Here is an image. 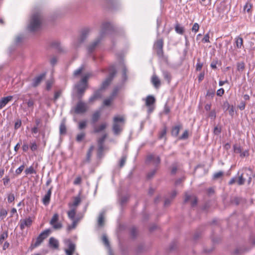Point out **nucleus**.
<instances>
[{
	"mask_svg": "<svg viewBox=\"0 0 255 255\" xmlns=\"http://www.w3.org/2000/svg\"><path fill=\"white\" fill-rule=\"evenodd\" d=\"M113 26L109 22L103 23L99 36L92 42L89 44L87 47L89 53H92L99 45L103 38L108 33L113 30Z\"/></svg>",
	"mask_w": 255,
	"mask_h": 255,
	"instance_id": "1",
	"label": "nucleus"
},
{
	"mask_svg": "<svg viewBox=\"0 0 255 255\" xmlns=\"http://www.w3.org/2000/svg\"><path fill=\"white\" fill-rule=\"evenodd\" d=\"M43 16L41 11H34L31 15L27 26L28 31L33 32L39 30L41 26Z\"/></svg>",
	"mask_w": 255,
	"mask_h": 255,
	"instance_id": "2",
	"label": "nucleus"
},
{
	"mask_svg": "<svg viewBox=\"0 0 255 255\" xmlns=\"http://www.w3.org/2000/svg\"><path fill=\"white\" fill-rule=\"evenodd\" d=\"M91 76V73L85 74L81 80L75 85L78 100L82 99L86 89L88 88V80Z\"/></svg>",
	"mask_w": 255,
	"mask_h": 255,
	"instance_id": "3",
	"label": "nucleus"
},
{
	"mask_svg": "<svg viewBox=\"0 0 255 255\" xmlns=\"http://www.w3.org/2000/svg\"><path fill=\"white\" fill-rule=\"evenodd\" d=\"M125 120L123 116H116L113 119L112 129L115 135H119L123 130Z\"/></svg>",
	"mask_w": 255,
	"mask_h": 255,
	"instance_id": "4",
	"label": "nucleus"
},
{
	"mask_svg": "<svg viewBox=\"0 0 255 255\" xmlns=\"http://www.w3.org/2000/svg\"><path fill=\"white\" fill-rule=\"evenodd\" d=\"M109 74L108 77L102 83L100 88L99 89L101 91L105 90L111 83L114 78L117 74V70L115 66H111L109 68Z\"/></svg>",
	"mask_w": 255,
	"mask_h": 255,
	"instance_id": "5",
	"label": "nucleus"
},
{
	"mask_svg": "<svg viewBox=\"0 0 255 255\" xmlns=\"http://www.w3.org/2000/svg\"><path fill=\"white\" fill-rule=\"evenodd\" d=\"M50 232V230L49 229H47L41 233L40 235L37 237L34 242V240H33L29 249L31 250H32L33 249L40 246L44 240L48 237Z\"/></svg>",
	"mask_w": 255,
	"mask_h": 255,
	"instance_id": "6",
	"label": "nucleus"
},
{
	"mask_svg": "<svg viewBox=\"0 0 255 255\" xmlns=\"http://www.w3.org/2000/svg\"><path fill=\"white\" fill-rule=\"evenodd\" d=\"M90 31L91 29L89 27H85L81 30L79 37L75 43L76 47H79L86 40Z\"/></svg>",
	"mask_w": 255,
	"mask_h": 255,
	"instance_id": "7",
	"label": "nucleus"
},
{
	"mask_svg": "<svg viewBox=\"0 0 255 255\" xmlns=\"http://www.w3.org/2000/svg\"><path fill=\"white\" fill-rule=\"evenodd\" d=\"M88 109L87 104L83 102L81 99L79 100V101L74 108V112L76 114H82L86 113Z\"/></svg>",
	"mask_w": 255,
	"mask_h": 255,
	"instance_id": "8",
	"label": "nucleus"
},
{
	"mask_svg": "<svg viewBox=\"0 0 255 255\" xmlns=\"http://www.w3.org/2000/svg\"><path fill=\"white\" fill-rule=\"evenodd\" d=\"M45 73H42L36 76L32 80V82L30 84V87L36 88L38 86L45 78Z\"/></svg>",
	"mask_w": 255,
	"mask_h": 255,
	"instance_id": "9",
	"label": "nucleus"
},
{
	"mask_svg": "<svg viewBox=\"0 0 255 255\" xmlns=\"http://www.w3.org/2000/svg\"><path fill=\"white\" fill-rule=\"evenodd\" d=\"M155 103V99L152 95H148L145 99V105L148 108V112L151 113L154 110L153 105Z\"/></svg>",
	"mask_w": 255,
	"mask_h": 255,
	"instance_id": "10",
	"label": "nucleus"
},
{
	"mask_svg": "<svg viewBox=\"0 0 255 255\" xmlns=\"http://www.w3.org/2000/svg\"><path fill=\"white\" fill-rule=\"evenodd\" d=\"M146 162H152L155 166H158L160 163V158L159 156H156L153 154H150L147 156Z\"/></svg>",
	"mask_w": 255,
	"mask_h": 255,
	"instance_id": "11",
	"label": "nucleus"
},
{
	"mask_svg": "<svg viewBox=\"0 0 255 255\" xmlns=\"http://www.w3.org/2000/svg\"><path fill=\"white\" fill-rule=\"evenodd\" d=\"M59 216L58 214H55L53 216L50 224L52 225L54 229H60L62 228V225L60 223H57L58 221Z\"/></svg>",
	"mask_w": 255,
	"mask_h": 255,
	"instance_id": "12",
	"label": "nucleus"
},
{
	"mask_svg": "<svg viewBox=\"0 0 255 255\" xmlns=\"http://www.w3.org/2000/svg\"><path fill=\"white\" fill-rule=\"evenodd\" d=\"M102 96V91L100 89H98L94 91L93 94L89 99L88 102L89 104H93L96 100L101 99Z\"/></svg>",
	"mask_w": 255,
	"mask_h": 255,
	"instance_id": "13",
	"label": "nucleus"
},
{
	"mask_svg": "<svg viewBox=\"0 0 255 255\" xmlns=\"http://www.w3.org/2000/svg\"><path fill=\"white\" fill-rule=\"evenodd\" d=\"M19 226L21 230H23L25 227H29L32 223V220L30 217L28 218L20 220L19 222Z\"/></svg>",
	"mask_w": 255,
	"mask_h": 255,
	"instance_id": "14",
	"label": "nucleus"
},
{
	"mask_svg": "<svg viewBox=\"0 0 255 255\" xmlns=\"http://www.w3.org/2000/svg\"><path fill=\"white\" fill-rule=\"evenodd\" d=\"M52 188V186L50 187L42 199V202L46 206L49 204Z\"/></svg>",
	"mask_w": 255,
	"mask_h": 255,
	"instance_id": "15",
	"label": "nucleus"
},
{
	"mask_svg": "<svg viewBox=\"0 0 255 255\" xmlns=\"http://www.w3.org/2000/svg\"><path fill=\"white\" fill-rule=\"evenodd\" d=\"M13 97L11 96L2 98L0 100V110L4 107L9 102L12 100Z\"/></svg>",
	"mask_w": 255,
	"mask_h": 255,
	"instance_id": "16",
	"label": "nucleus"
},
{
	"mask_svg": "<svg viewBox=\"0 0 255 255\" xmlns=\"http://www.w3.org/2000/svg\"><path fill=\"white\" fill-rule=\"evenodd\" d=\"M151 83L156 89L159 88L161 85V82L156 75H153L151 77Z\"/></svg>",
	"mask_w": 255,
	"mask_h": 255,
	"instance_id": "17",
	"label": "nucleus"
},
{
	"mask_svg": "<svg viewBox=\"0 0 255 255\" xmlns=\"http://www.w3.org/2000/svg\"><path fill=\"white\" fill-rule=\"evenodd\" d=\"M107 125L106 123H103L99 126H94V130L93 132L95 133H99L104 130L107 128Z\"/></svg>",
	"mask_w": 255,
	"mask_h": 255,
	"instance_id": "18",
	"label": "nucleus"
},
{
	"mask_svg": "<svg viewBox=\"0 0 255 255\" xmlns=\"http://www.w3.org/2000/svg\"><path fill=\"white\" fill-rule=\"evenodd\" d=\"M49 246L53 249H57L59 247V242L53 237H51L49 240Z\"/></svg>",
	"mask_w": 255,
	"mask_h": 255,
	"instance_id": "19",
	"label": "nucleus"
},
{
	"mask_svg": "<svg viewBox=\"0 0 255 255\" xmlns=\"http://www.w3.org/2000/svg\"><path fill=\"white\" fill-rule=\"evenodd\" d=\"M105 212H101L99 214L98 219V225L99 227H102L105 224Z\"/></svg>",
	"mask_w": 255,
	"mask_h": 255,
	"instance_id": "20",
	"label": "nucleus"
},
{
	"mask_svg": "<svg viewBox=\"0 0 255 255\" xmlns=\"http://www.w3.org/2000/svg\"><path fill=\"white\" fill-rule=\"evenodd\" d=\"M190 199H192L191 203V206L192 207H194L195 205H196L197 203V198L195 197H192L191 196L188 195L187 194L185 195V197L184 202V203H186L188 201H189Z\"/></svg>",
	"mask_w": 255,
	"mask_h": 255,
	"instance_id": "21",
	"label": "nucleus"
},
{
	"mask_svg": "<svg viewBox=\"0 0 255 255\" xmlns=\"http://www.w3.org/2000/svg\"><path fill=\"white\" fill-rule=\"evenodd\" d=\"M181 128V125H179L173 127L171 129V135L174 136H177Z\"/></svg>",
	"mask_w": 255,
	"mask_h": 255,
	"instance_id": "22",
	"label": "nucleus"
},
{
	"mask_svg": "<svg viewBox=\"0 0 255 255\" xmlns=\"http://www.w3.org/2000/svg\"><path fill=\"white\" fill-rule=\"evenodd\" d=\"M68 249L66 250L67 255H73L75 250V245L70 242L68 245Z\"/></svg>",
	"mask_w": 255,
	"mask_h": 255,
	"instance_id": "23",
	"label": "nucleus"
},
{
	"mask_svg": "<svg viewBox=\"0 0 255 255\" xmlns=\"http://www.w3.org/2000/svg\"><path fill=\"white\" fill-rule=\"evenodd\" d=\"M236 46L238 48H241L243 46V39L241 37L238 36L235 38Z\"/></svg>",
	"mask_w": 255,
	"mask_h": 255,
	"instance_id": "24",
	"label": "nucleus"
},
{
	"mask_svg": "<svg viewBox=\"0 0 255 255\" xmlns=\"http://www.w3.org/2000/svg\"><path fill=\"white\" fill-rule=\"evenodd\" d=\"M155 49L163 48V40L162 39H158L154 44Z\"/></svg>",
	"mask_w": 255,
	"mask_h": 255,
	"instance_id": "25",
	"label": "nucleus"
},
{
	"mask_svg": "<svg viewBox=\"0 0 255 255\" xmlns=\"http://www.w3.org/2000/svg\"><path fill=\"white\" fill-rule=\"evenodd\" d=\"M100 117V114L99 112H95L92 117V122L93 124L96 123L99 119Z\"/></svg>",
	"mask_w": 255,
	"mask_h": 255,
	"instance_id": "26",
	"label": "nucleus"
},
{
	"mask_svg": "<svg viewBox=\"0 0 255 255\" xmlns=\"http://www.w3.org/2000/svg\"><path fill=\"white\" fill-rule=\"evenodd\" d=\"M59 131L61 135L64 134L66 132V127L64 122H62L59 127Z\"/></svg>",
	"mask_w": 255,
	"mask_h": 255,
	"instance_id": "27",
	"label": "nucleus"
},
{
	"mask_svg": "<svg viewBox=\"0 0 255 255\" xmlns=\"http://www.w3.org/2000/svg\"><path fill=\"white\" fill-rule=\"evenodd\" d=\"M175 30L176 32L180 34H183L184 32V28L183 27L181 26L178 23H177L175 26Z\"/></svg>",
	"mask_w": 255,
	"mask_h": 255,
	"instance_id": "28",
	"label": "nucleus"
},
{
	"mask_svg": "<svg viewBox=\"0 0 255 255\" xmlns=\"http://www.w3.org/2000/svg\"><path fill=\"white\" fill-rule=\"evenodd\" d=\"M81 202V198L79 196L75 197L74 198V201L71 206L74 207H77L78 206Z\"/></svg>",
	"mask_w": 255,
	"mask_h": 255,
	"instance_id": "29",
	"label": "nucleus"
},
{
	"mask_svg": "<svg viewBox=\"0 0 255 255\" xmlns=\"http://www.w3.org/2000/svg\"><path fill=\"white\" fill-rule=\"evenodd\" d=\"M128 70L125 65L123 66V82H126L128 79L127 75Z\"/></svg>",
	"mask_w": 255,
	"mask_h": 255,
	"instance_id": "30",
	"label": "nucleus"
},
{
	"mask_svg": "<svg viewBox=\"0 0 255 255\" xmlns=\"http://www.w3.org/2000/svg\"><path fill=\"white\" fill-rule=\"evenodd\" d=\"M163 76L165 80H166L168 83H170L171 79V76L170 74L166 71H164L163 72Z\"/></svg>",
	"mask_w": 255,
	"mask_h": 255,
	"instance_id": "31",
	"label": "nucleus"
},
{
	"mask_svg": "<svg viewBox=\"0 0 255 255\" xmlns=\"http://www.w3.org/2000/svg\"><path fill=\"white\" fill-rule=\"evenodd\" d=\"M246 181V177L244 176V173H242L241 175L239 176V179L238 180V184L239 185L244 184Z\"/></svg>",
	"mask_w": 255,
	"mask_h": 255,
	"instance_id": "32",
	"label": "nucleus"
},
{
	"mask_svg": "<svg viewBox=\"0 0 255 255\" xmlns=\"http://www.w3.org/2000/svg\"><path fill=\"white\" fill-rule=\"evenodd\" d=\"M253 7V5L249 2H247L244 7V10L247 11V12L251 13V9Z\"/></svg>",
	"mask_w": 255,
	"mask_h": 255,
	"instance_id": "33",
	"label": "nucleus"
},
{
	"mask_svg": "<svg viewBox=\"0 0 255 255\" xmlns=\"http://www.w3.org/2000/svg\"><path fill=\"white\" fill-rule=\"evenodd\" d=\"M75 215H76L75 209H72L68 212V217L72 220H75L74 219H75Z\"/></svg>",
	"mask_w": 255,
	"mask_h": 255,
	"instance_id": "34",
	"label": "nucleus"
},
{
	"mask_svg": "<svg viewBox=\"0 0 255 255\" xmlns=\"http://www.w3.org/2000/svg\"><path fill=\"white\" fill-rule=\"evenodd\" d=\"M244 170H245V173H244V174H245L246 176H245V177L246 178V177H248V184H250L251 182V181H252V177L251 176V174H249L247 172V170H248L249 171H250L251 173H252V170L251 169V168H245L244 169Z\"/></svg>",
	"mask_w": 255,
	"mask_h": 255,
	"instance_id": "35",
	"label": "nucleus"
},
{
	"mask_svg": "<svg viewBox=\"0 0 255 255\" xmlns=\"http://www.w3.org/2000/svg\"><path fill=\"white\" fill-rule=\"evenodd\" d=\"M84 70V67L83 66H81L79 68L74 71L73 75L75 77L79 76Z\"/></svg>",
	"mask_w": 255,
	"mask_h": 255,
	"instance_id": "36",
	"label": "nucleus"
},
{
	"mask_svg": "<svg viewBox=\"0 0 255 255\" xmlns=\"http://www.w3.org/2000/svg\"><path fill=\"white\" fill-rule=\"evenodd\" d=\"M8 237L7 231L2 232L0 236V244H2L3 241Z\"/></svg>",
	"mask_w": 255,
	"mask_h": 255,
	"instance_id": "37",
	"label": "nucleus"
},
{
	"mask_svg": "<svg viewBox=\"0 0 255 255\" xmlns=\"http://www.w3.org/2000/svg\"><path fill=\"white\" fill-rule=\"evenodd\" d=\"M52 47L55 48L57 49L59 51L62 52L63 49L62 48L60 45V44L57 42H53L51 44Z\"/></svg>",
	"mask_w": 255,
	"mask_h": 255,
	"instance_id": "38",
	"label": "nucleus"
},
{
	"mask_svg": "<svg viewBox=\"0 0 255 255\" xmlns=\"http://www.w3.org/2000/svg\"><path fill=\"white\" fill-rule=\"evenodd\" d=\"M7 214V211L3 209V208H1L0 210V218L1 219V220H3L4 218H5V217L6 216Z\"/></svg>",
	"mask_w": 255,
	"mask_h": 255,
	"instance_id": "39",
	"label": "nucleus"
},
{
	"mask_svg": "<svg viewBox=\"0 0 255 255\" xmlns=\"http://www.w3.org/2000/svg\"><path fill=\"white\" fill-rule=\"evenodd\" d=\"M107 134L105 133V134H103L102 137H101L100 138H99L98 139V145H100V144L104 145V143L105 140L106 138H107Z\"/></svg>",
	"mask_w": 255,
	"mask_h": 255,
	"instance_id": "40",
	"label": "nucleus"
},
{
	"mask_svg": "<svg viewBox=\"0 0 255 255\" xmlns=\"http://www.w3.org/2000/svg\"><path fill=\"white\" fill-rule=\"evenodd\" d=\"M224 106L225 107H227V109L229 110V114L232 116L234 114L233 107H230L229 104L227 102L224 103Z\"/></svg>",
	"mask_w": 255,
	"mask_h": 255,
	"instance_id": "41",
	"label": "nucleus"
},
{
	"mask_svg": "<svg viewBox=\"0 0 255 255\" xmlns=\"http://www.w3.org/2000/svg\"><path fill=\"white\" fill-rule=\"evenodd\" d=\"M156 169H154L150 171V172H149L147 174V178L148 179H150L152 178H153V177L154 176L156 172Z\"/></svg>",
	"mask_w": 255,
	"mask_h": 255,
	"instance_id": "42",
	"label": "nucleus"
},
{
	"mask_svg": "<svg viewBox=\"0 0 255 255\" xmlns=\"http://www.w3.org/2000/svg\"><path fill=\"white\" fill-rule=\"evenodd\" d=\"M85 136V133L84 132H81L77 134L76 137V140L78 142L81 141Z\"/></svg>",
	"mask_w": 255,
	"mask_h": 255,
	"instance_id": "43",
	"label": "nucleus"
},
{
	"mask_svg": "<svg viewBox=\"0 0 255 255\" xmlns=\"http://www.w3.org/2000/svg\"><path fill=\"white\" fill-rule=\"evenodd\" d=\"M25 173L26 174H35V173H36V171L33 169L32 166H30L29 168H27L25 169Z\"/></svg>",
	"mask_w": 255,
	"mask_h": 255,
	"instance_id": "44",
	"label": "nucleus"
},
{
	"mask_svg": "<svg viewBox=\"0 0 255 255\" xmlns=\"http://www.w3.org/2000/svg\"><path fill=\"white\" fill-rule=\"evenodd\" d=\"M87 126V121H83L80 122L79 123L78 128L79 129L82 130L83 129H84Z\"/></svg>",
	"mask_w": 255,
	"mask_h": 255,
	"instance_id": "45",
	"label": "nucleus"
},
{
	"mask_svg": "<svg viewBox=\"0 0 255 255\" xmlns=\"http://www.w3.org/2000/svg\"><path fill=\"white\" fill-rule=\"evenodd\" d=\"M62 94V91L61 90H58L55 92L53 101L54 102H55L61 96Z\"/></svg>",
	"mask_w": 255,
	"mask_h": 255,
	"instance_id": "46",
	"label": "nucleus"
},
{
	"mask_svg": "<svg viewBox=\"0 0 255 255\" xmlns=\"http://www.w3.org/2000/svg\"><path fill=\"white\" fill-rule=\"evenodd\" d=\"M15 199L14 195L13 193H9L7 195V201L8 203H10L14 201Z\"/></svg>",
	"mask_w": 255,
	"mask_h": 255,
	"instance_id": "47",
	"label": "nucleus"
},
{
	"mask_svg": "<svg viewBox=\"0 0 255 255\" xmlns=\"http://www.w3.org/2000/svg\"><path fill=\"white\" fill-rule=\"evenodd\" d=\"M245 69V63L243 62L237 63V70L239 71H242Z\"/></svg>",
	"mask_w": 255,
	"mask_h": 255,
	"instance_id": "48",
	"label": "nucleus"
},
{
	"mask_svg": "<svg viewBox=\"0 0 255 255\" xmlns=\"http://www.w3.org/2000/svg\"><path fill=\"white\" fill-rule=\"evenodd\" d=\"M102 241L105 245L107 247H110V243L108 238L106 235H103L102 237Z\"/></svg>",
	"mask_w": 255,
	"mask_h": 255,
	"instance_id": "49",
	"label": "nucleus"
},
{
	"mask_svg": "<svg viewBox=\"0 0 255 255\" xmlns=\"http://www.w3.org/2000/svg\"><path fill=\"white\" fill-rule=\"evenodd\" d=\"M241 199L238 197H235L233 199H232L231 202L233 204H234L236 205H238L240 204L241 202Z\"/></svg>",
	"mask_w": 255,
	"mask_h": 255,
	"instance_id": "50",
	"label": "nucleus"
},
{
	"mask_svg": "<svg viewBox=\"0 0 255 255\" xmlns=\"http://www.w3.org/2000/svg\"><path fill=\"white\" fill-rule=\"evenodd\" d=\"M234 152L237 153H240L242 152V148L238 144H235L234 145Z\"/></svg>",
	"mask_w": 255,
	"mask_h": 255,
	"instance_id": "51",
	"label": "nucleus"
},
{
	"mask_svg": "<svg viewBox=\"0 0 255 255\" xmlns=\"http://www.w3.org/2000/svg\"><path fill=\"white\" fill-rule=\"evenodd\" d=\"M120 89V88L119 87H115L114 89H113L111 97L113 98V99L114 97H115L117 95Z\"/></svg>",
	"mask_w": 255,
	"mask_h": 255,
	"instance_id": "52",
	"label": "nucleus"
},
{
	"mask_svg": "<svg viewBox=\"0 0 255 255\" xmlns=\"http://www.w3.org/2000/svg\"><path fill=\"white\" fill-rule=\"evenodd\" d=\"M166 134V128L165 127L159 133V138L161 139L165 136Z\"/></svg>",
	"mask_w": 255,
	"mask_h": 255,
	"instance_id": "53",
	"label": "nucleus"
},
{
	"mask_svg": "<svg viewBox=\"0 0 255 255\" xmlns=\"http://www.w3.org/2000/svg\"><path fill=\"white\" fill-rule=\"evenodd\" d=\"M21 126V121L20 119H17L14 124V129H18Z\"/></svg>",
	"mask_w": 255,
	"mask_h": 255,
	"instance_id": "54",
	"label": "nucleus"
},
{
	"mask_svg": "<svg viewBox=\"0 0 255 255\" xmlns=\"http://www.w3.org/2000/svg\"><path fill=\"white\" fill-rule=\"evenodd\" d=\"M77 225V221L76 220H73L72 224L71 225H69L67 227V230L70 231L72 229H74L76 228Z\"/></svg>",
	"mask_w": 255,
	"mask_h": 255,
	"instance_id": "55",
	"label": "nucleus"
},
{
	"mask_svg": "<svg viewBox=\"0 0 255 255\" xmlns=\"http://www.w3.org/2000/svg\"><path fill=\"white\" fill-rule=\"evenodd\" d=\"M156 51L157 55L160 58H162L163 57V48L155 49Z\"/></svg>",
	"mask_w": 255,
	"mask_h": 255,
	"instance_id": "56",
	"label": "nucleus"
},
{
	"mask_svg": "<svg viewBox=\"0 0 255 255\" xmlns=\"http://www.w3.org/2000/svg\"><path fill=\"white\" fill-rule=\"evenodd\" d=\"M188 137V131L187 130H185L181 136L179 137L180 139H187Z\"/></svg>",
	"mask_w": 255,
	"mask_h": 255,
	"instance_id": "57",
	"label": "nucleus"
},
{
	"mask_svg": "<svg viewBox=\"0 0 255 255\" xmlns=\"http://www.w3.org/2000/svg\"><path fill=\"white\" fill-rule=\"evenodd\" d=\"M113 100V98L110 97V98L106 99L104 101V105L106 106H109L111 105L112 101Z\"/></svg>",
	"mask_w": 255,
	"mask_h": 255,
	"instance_id": "58",
	"label": "nucleus"
},
{
	"mask_svg": "<svg viewBox=\"0 0 255 255\" xmlns=\"http://www.w3.org/2000/svg\"><path fill=\"white\" fill-rule=\"evenodd\" d=\"M223 175V172L222 171H219L218 172L215 173L214 174L213 178L214 179H218L222 177Z\"/></svg>",
	"mask_w": 255,
	"mask_h": 255,
	"instance_id": "59",
	"label": "nucleus"
},
{
	"mask_svg": "<svg viewBox=\"0 0 255 255\" xmlns=\"http://www.w3.org/2000/svg\"><path fill=\"white\" fill-rule=\"evenodd\" d=\"M34 103V101L32 99H30L28 100V101H27L26 102L27 107L29 108H32L33 107Z\"/></svg>",
	"mask_w": 255,
	"mask_h": 255,
	"instance_id": "60",
	"label": "nucleus"
},
{
	"mask_svg": "<svg viewBox=\"0 0 255 255\" xmlns=\"http://www.w3.org/2000/svg\"><path fill=\"white\" fill-rule=\"evenodd\" d=\"M213 132L215 135H218L221 132V128L216 126L214 128Z\"/></svg>",
	"mask_w": 255,
	"mask_h": 255,
	"instance_id": "61",
	"label": "nucleus"
},
{
	"mask_svg": "<svg viewBox=\"0 0 255 255\" xmlns=\"http://www.w3.org/2000/svg\"><path fill=\"white\" fill-rule=\"evenodd\" d=\"M203 63H201L200 62L199 59H198V62L196 65V70L197 71H200L203 67Z\"/></svg>",
	"mask_w": 255,
	"mask_h": 255,
	"instance_id": "62",
	"label": "nucleus"
},
{
	"mask_svg": "<svg viewBox=\"0 0 255 255\" xmlns=\"http://www.w3.org/2000/svg\"><path fill=\"white\" fill-rule=\"evenodd\" d=\"M24 168V165L23 164L22 165H21L19 168H18L16 171H15V173L17 174H20L22 171L23 170Z\"/></svg>",
	"mask_w": 255,
	"mask_h": 255,
	"instance_id": "63",
	"label": "nucleus"
},
{
	"mask_svg": "<svg viewBox=\"0 0 255 255\" xmlns=\"http://www.w3.org/2000/svg\"><path fill=\"white\" fill-rule=\"evenodd\" d=\"M215 95V91L212 89L209 90L206 94V96L211 97L213 98Z\"/></svg>",
	"mask_w": 255,
	"mask_h": 255,
	"instance_id": "64",
	"label": "nucleus"
}]
</instances>
